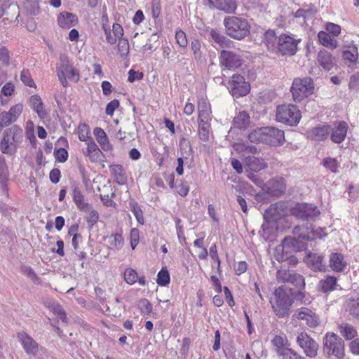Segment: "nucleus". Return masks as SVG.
<instances>
[{
    "instance_id": "nucleus-1",
    "label": "nucleus",
    "mask_w": 359,
    "mask_h": 359,
    "mask_svg": "<svg viewBox=\"0 0 359 359\" xmlns=\"http://www.w3.org/2000/svg\"><path fill=\"white\" fill-rule=\"evenodd\" d=\"M293 300L290 297L289 291L284 286L276 288L273 297L270 300L273 312L279 318L287 316Z\"/></svg>"
},
{
    "instance_id": "nucleus-2",
    "label": "nucleus",
    "mask_w": 359,
    "mask_h": 359,
    "mask_svg": "<svg viewBox=\"0 0 359 359\" xmlns=\"http://www.w3.org/2000/svg\"><path fill=\"white\" fill-rule=\"evenodd\" d=\"M224 25L225 33L234 39H243L250 33V26L244 18L236 16L225 17Z\"/></svg>"
},
{
    "instance_id": "nucleus-3",
    "label": "nucleus",
    "mask_w": 359,
    "mask_h": 359,
    "mask_svg": "<svg viewBox=\"0 0 359 359\" xmlns=\"http://www.w3.org/2000/svg\"><path fill=\"white\" fill-rule=\"evenodd\" d=\"M23 139V132L21 128L14 125L4 133L3 140L0 144V148L4 154H12L16 149Z\"/></svg>"
},
{
    "instance_id": "nucleus-4",
    "label": "nucleus",
    "mask_w": 359,
    "mask_h": 359,
    "mask_svg": "<svg viewBox=\"0 0 359 359\" xmlns=\"http://www.w3.org/2000/svg\"><path fill=\"white\" fill-rule=\"evenodd\" d=\"M276 120L278 122L289 125L297 126L302 118L301 111L293 104H283L277 107Z\"/></svg>"
},
{
    "instance_id": "nucleus-5",
    "label": "nucleus",
    "mask_w": 359,
    "mask_h": 359,
    "mask_svg": "<svg viewBox=\"0 0 359 359\" xmlns=\"http://www.w3.org/2000/svg\"><path fill=\"white\" fill-rule=\"evenodd\" d=\"M57 68L59 80L64 88L67 87V78L74 82L79 81V73L76 69L70 65L68 58L66 55L60 56V64Z\"/></svg>"
},
{
    "instance_id": "nucleus-6",
    "label": "nucleus",
    "mask_w": 359,
    "mask_h": 359,
    "mask_svg": "<svg viewBox=\"0 0 359 359\" xmlns=\"http://www.w3.org/2000/svg\"><path fill=\"white\" fill-rule=\"evenodd\" d=\"M301 39H294L292 36L283 34L278 36L277 53L282 55L292 56L296 54Z\"/></svg>"
},
{
    "instance_id": "nucleus-7",
    "label": "nucleus",
    "mask_w": 359,
    "mask_h": 359,
    "mask_svg": "<svg viewBox=\"0 0 359 359\" xmlns=\"http://www.w3.org/2000/svg\"><path fill=\"white\" fill-rule=\"evenodd\" d=\"M324 351L327 354H332L341 358L344 356V343L334 333H327L324 339Z\"/></svg>"
},
{
    "instance_id": "nucleus-8",
    "label": "nucleus",
    "mask_w": 359,
    "mask_h": 359,
    "mask_svg": "<svg viewBox=\"0 0 359 359\" xmlns=\"http://www.w3.org/2000/svg\"><path fill=\"white\" fill-rule=\"evenodd\" d=\"M291 214L299 219L313 220L319 215L320 210L313 204L301 203L291 209Z\"/></svg>"
},
{
    "instance_id": "nucleus-9",
    "label": "nucleus",
    "mask_w": 359,
    "mask_h": 359,
    "mask_svg": "<svg viewBox=\"0 0 359 359\" xmlns=\"http://www.w3.org/2000/svg\"><path fill=\"white\" fill-rule=\"evenodd\" d=\"M294 233L299 238L308 241L321 239L327 236L325 229L320 227L313 228L311 226L305 228L297 226L294 229Z\"/></svg>"
},
{
    "instance_id": "nucleus-10",
    "label": "nucleus",
    "mask_w": 359,
    "mask_h": 359,
    "mask_svg": "<svg viewBox=\"0 0 359 359\" xmlns=\"http://www.w3.org/2000/svg\"><path fill=\"white\" fill-rule=\"evenodd\" d=\"M297 342L307 356L313 358L317 355L318 345L307 333L300 332L297 337Z\"/></svg>"
},
{
    "instance_id": "nucleus-11",
    "label": "nucleus",
    "mask_w": 359,
    "mask_h": 359,
    "mask_svg": "<svg viewBox=\"0 0 359 359\" xmlns=\"http://www.w3.org/2000/svg\"><path fill=\"white\" fill-rule=\"evenodd\" d=\"M286 215L285 204L279 202L270 205L264 213V219L266 222L278 224Z\"/></svg>"
},
{
    "instance_id": "nucleus-12",
    "label": "nucleus",
    "mask_w": 359,
    "mask_h": 359,
    "mask_svg": "<svg viewBox=\"0 0 359 359\" xmlns=\"http://www.w3.org/2000/svg\"><path fill=\"white\" fill-rule=\"evenodd\" d=\"M220 65L229 69H236L243 63L241 57L230 50H222L219 57Z\"/></svg>"
},
{
    "instance_id": "nucleus-13",
    "label": "nucleus",
    "mask_w": 359,
    "mask_h": 359,
    "mask_svg": "<svg viewBox=\"0 0 359 359\" xmlns=\"http://www.w3.org/2000/svg\"><path fill=\"white\" fill-rule=\"evenodd\" d=\"M264 143L272 146H280L285 142L283 130L275 127H264Z\"/></svg>"
},
{
    "instance_id": "nucleus-14",
    "label": "nucleus",
    "mask_w": 359,
    "mask_h": 359,
    "mask_svg": "<svg viewBox=\"0 0 359 359\" xmlns=\"http://www.w3.org/2000/svg\"><path fill=\"white\" fill-rule=\"evenodd\" d=\"M294 316L299 320L304 321L309 327L314 328L319 325L318 316L309 308L302 307L294 313Z\"/></svg>"
},
{
    "instance_id": "nucleus-15",
    "label": "nucleus",
    "mask_w": 359,
    "mask_h": 359,
    "mask_svg": "<svg viewBox=\"0 0 359 359\" xmlns=\"http://www.w3.org/2000/svg\"><path fill=\"white\" fill-rule=\"evenodd\" d=\"M23 110L22 104H17L9 109L8 111H3L0 114V132L5 126L15 122Z\"/></svg>"
},
{
    "instance_id": "nucleus-16",
    "label": "nucleus",
    "mask_w": 359,
    "mask_h": 359,
    "mask_svg": "<svg viewBox=\"0 0 359 359\" xmlns=\"http://www.w3.org/2000/svg\"><path fill=\"white\" fill-rule=\"evenodd\" d=\"M272 344L274 346L278 355L283 357V359H288L294 351L290 348L287 338L285 335H277L272 339Z\"/></svg>"
},
{
    "instance_id": "nucleus-17",
    "label": "nucleus",
    "mask_w": 359,
    "mask_h": 359,
    "mask_svg": "<svg viewBox=\"0 0 359 359\" xmlns=\"http://www.w3.org/2000/svg\"><path fill=\"white\" fill-rule=\"evenodd\" d=\"M18 339L24 351L28 355H36L39 350V344L26 332H19Z\"/></svg>"
},
{
    "instance_id": "nucleus-18",
    "label": "nucleus",
    "mask_w": 359,
    "mask_h": 359,
    "mask_svg": "<svg viewBox=\"0 0 359 359\" xmlns=\"http://www.w3.org/2000/svg\"><path fill=\"white\" fill-rule=\"evenodd\" d=\"M348 125L344 121H339L334 123V127L331 128V140L334 143L342 142L347 133Z\"/></svg>"
},
{
    "instance_id": "nucleus-19",
    "label": "nucleus",
    "mask_w": 359,
    "mask_h": 359,
    "mask_svg": "<svg viewBox=\"0 0 359 359\" xmlns=\"http://www.w3.org/2000/svg\"><path fill=\"white\" fill-rule=\"evenodd\" d=\"M358 55V48L354 44L345 46L342 52V57L348 67H352L357 63Z\"/></svg>"
},
{
    "instance_id": "nucleus-20",
    "label": "nucleus",
    "mask_w": 359,
    "mask_h": 359,
    "mask_svg": "<svg viewBox=\"0 0 359 359\" xmlns=\"http://www.w3.org/2000/svg\"><path fill=\"white\" fill-rule=\"evenodd\" d=\"M86 146V149L83 151L84 156L88 157L91 162L101 161L103 154L95 142L90 140L87 142Z\"/></svg>"
},
{
    "instance_id": "nucleus-21",
    "label": "nucleus",
    "mask_w": 359,
    "mask_h": 359,
    "mask_svg": "<svg viewBox=\"0 0 359 359\" xmlns=\"http://www.w3.org/2000/svg\"><path fill=\"white\" fill-rule=\"evenodd\" d=\"M210 5L226 13H233L236 9V0H208Z\"/></svg>"
},
{
    "instance_id": "nucleus-22",
    "label": "nucleus",
    "mask_w": 359,
    "mask_h": 359,
    "mask_svg": "<svg viewBox=\"0 0 359 359\" xmlns=\"http://www.w3.org/2000/svg\"><path fill=\"white\" fill-rule=\"evenodd\" d=\"M331 128L328 125H323L313 128L308 131V136L315 141H322L326 139L330 133Z\"/></svg>"
},
{
    "instance_id": "nucleus-23",
    "label": "nucleus",
    "mask_w": 359,
    "mask_h": 359,
    "mask_svg": "<svg viewBox=\"0 0 359 359\" xmlns=\"http://www.w3.org/2000/svg\"><path fill=\"white\" fill-rule=\"evenodd\" d=\"M211 120L210 105L205 97H201L198 101V120L205 122Z\"/></svg>"
},
{
    "instance_id": "nucleus-24",
    "label": "nucleus",
    "mask_w": 359,
    "mask_h": 359,
    "mask_svg": "<svg viewBox=\"0 0 359 359\" xmlns=\"http://www.w3.org/2000/svg\"><path fill=\"white\" fill-rule=\"evenodd\" d=\"M57 22L58 25L62 28L69 29L70 27L77 25L78 18L74 14L64 12L59 15Z\"/></svg>"
},
{
    "instance_id": "nucleus-25",
    "label": "nucleus",
    "mask_w": 359,
    "mask_h": 359,
    "mask_svg": "<svg viewBox=\"0 0 359 359\" xmlns=\"http://www.w3.org/2000/svg\"><path fill=\"white\" fill-rule=\"evenodd\" d=\"M262 236L265 241H273L277 236L278 231V224H274L270 222H264L262 225Z\"/></svg>"
},
{
    "instance_id": "nucleus-26",
    "label": "nucleus",
    "mask_w": 359,
    "mask_h": 359,
    "mask_svg": "<svg viewBox=\"0 0 359 359\" xmlns=\"http://www.w3.org/2000/svg\"><path fill=\"white\" fill-rule=\"evenodd\" d=\"M231 90H250V83L241 74H233L229 82Z\"/></svg>"
},
{
    "instance_id": "nucleus-27",
    "label": "nucleus",
    "mask_w": 359,
    "mask_h": 359,
    "mask_svg": "<svg viewBox=\"0 0 359 359\" xmlns=\"http://www.w3.org/2000/svg\"><path fill=\"white\" fill-rule=\"evenodd\" d=\"M322 261L323 256L318 253H309L304 258V262L313 271H320L323 269Z\"/></svg>"
},
{
    "instance_id": "nucleus-28",
    "label": "nucleus",
    "mask_w": 359,
    "mask_h": 359,
    "mask_svg": "<svg viewBox=\"0 0 359 359\" xmlns=\"http://www.w3.org/2000/svg\"><path fill=\"white\" fill-rule=\"evenodd\" d=\"M318 61L325 69L330 70L335 65V58L327 51L320 50L318 55Z\"/></svg>"
},
{
    "instance_id": "nucleus-29",
    "label": "nucleus",
    "mask_w": 359,
    "mask_h": 359,
    "mask_svg": "<svg viewBox=\"0 0 359 359\" xmlns=\"http://www.w3.org/2000/svg\"><path fill=\"white\" fill-rule=\"evenodd\" d=\"M286 189L283 178H275L269 182V189L270 193L276 196H280Z\"/></svg>"
},
{
    "instance_id": "nucleus-30",
    "label": "nucleus",
    "mask_w": 359,
    "mask_h": 359,
    "mask_svg": "<svg viewBox=\"0 0 359 359\" xmlns=\"http://www.w3.org/2000/svg\"><path fill=\"white\" fill-rule=\"evenodd\" d=\"M93 134L97 142L100 144L104 151H109L111 149L109 139L103 129L97 127L94 129Z\"/></svg>"
},
{
    "instance_id": "nucleus-31",
    "label": "nucleus",
    "mask_w": 359,
    "mask_h": 359,
    "mask_svg": "<svg viewBox=\"0 0 359 359\" xmlns=\"http://www.w3.org/2000/svg\"><path fill=\"white\" fill-rule=\"evenodd\" d=\"M330 266L334 271H343L346 266V263L344 260V256L339 253H332L330 258Z\"/></svg>"
},
{
    "instance_id": "nucleus-32",
    "label": "nucleus",
    "mask_w": 359,
    "mask_h": 359,
    "mask_svg": "<svg viewBox=\"0 0 359 359\" xmlns=\"http://www.w3.org/2000/svg\"><path fill=\"white\" fill-rule=\"evenodd\" d=\"M314 88L313 80L311 78H296L293 81L290 90H313Z\"/></svg>"
},
{
    "instance_id": "nucleus-33",
    "label": "nucleus",
    "mask_w": 359,
    "mask_h": 359,
    "mask_svg": "<svg viewBox=\"0 0 359 359\" xmlns=\"http://www.w3.org/2000/svg\"><path fill=\"white\" fill-rule=\"evenodd\" d=\"M278 37L273 30H268L264 34V43L269 50L277 53Z\"/></svg>"
},
{
    "instance_id": "nucleus-34",
    "label": "nucleus",
    "mask_w": 359,
    "mask_h": 359,
    "mask_svg": "<svg viewBox=\"0 0 359 359\" xmlns=\"http://www.w3.org/2000/svg\"><path fill=\"white\" fill-rule=\"evenodd\" d=\"M109 170L118 184H123L126 183L127 177L122 165L118 164L111 165L109 167Z\"/></svg>"
},
{
    "instance_id": "nucleus-35",
    "label": "nucleus",
    "mask_w": 359,
    "mask_h": 359,
    "mask_svg": "<svg viewBox=\"0 0 359 359\" xmlns=\"http://www.w3.org/2000/svg\"><path fill=\"white\" fill-rule=\"evenodd\" d=\"M72 198L79 209L83 210L88 208V204L85 202L84 196L81 189L76 186L73 187Z\"/></svg>"
},
{
    "instance_id": "nucleus-36",
    "label": "nucleus",
    "mask_w": 359,
    "mask_h": 359,
    "mask_svg": "<svg viewBox=\"0 0 359 359\" xmlns=\"http://www.w3.org/2000/svg\"><path fill=\"white\" fill-rule=\"evenodd\" d=\"M210 36L214 41L222 48H230L233 44V42L230 39L221 34L217 30H211Z\"/></svg>"
},
{
    "instance_id": "nucleus-37",
    "label": "nucleus",
    "mask_w": 359,
    "mask_h": 359,
    "mask_svg": "<svg viewBox=\"0 0 359 359\" xmlns=\"http://www.w3.org/2000/svg\"><path fill=\"white\" fill-rule=\"evenodd\" d=\"M210 36L214 41L222 48H230L233 44V42L230 39L221 34L217 30H211Z\"/></svg>"
},
{
    "instance_id": "nucleus-38",
    "label": "nucleus",
    "mask_w": 359,
    "mask_h": 359,
    "mask_svg": "<svg viewBox=\"0 0 359 359\" xmlns=\"http://www.w3.org/2000/svg\"><path fill=\"white\" fill-rule=\"evenodd\" d=\"M210 36L214 41L222 48H230L233 44V42L230 39L221 34L217 30H211Z\"/></svg>"
},
{
    "instance_id": "nucleus-39",
    "label": "nucleus",
    "mask_w": 359,
    "mask_h": 359,
    "mask_svg": "<svg viewBox=\"0 0 359 359\" xmlns=\"http://www.w3.org/2000/svg\"><path fill=\"white\" fill-rule=\"evenodd\" d=\"M210 36L214 41L222 48H230L233 44V42L230 39L221 34L217 30H211Z\"/></svg>"
},
{
    "instance_id": "nucleus-40",
    "label": "nucleus",
    "mask_w": 359,
    "mask_h": 359,
    "mask_svg": "<svg viewBox=\"0 0 359 359\" xmlns=\"http://www.w3.org/2000/svg\"><path fill=\"white\" fill-rule=\"evenodd\" d=\"M318 37L320 43L324 46L330 47L332 49L338 46L337 41L325 32L320 31L318 34Z\"/></svg>"
},
{
    "instance_id": "nucleus-41",
    "label": "nucleus",
    "mask_w": 359,
    "mask_h": 359,
    "mask_svg": "<svg viewBox=\"0 0 359 359\" xmlns=\"http://www.w3.org/2000/svg\"><path fill=\"white\" fill-rule=\"evenodd\" d=\"M233 126L240 129H245L250 124V116L245 111L239 112L233 119Z\"/></svg>"
},
{
    "instance_id": "nucleus-42",
    "label": "nucleus",
    "mask_w": 359,
    "mask_h": 359,
    "mask_svg": "<svg viewBox=\"0 0 359 359\" xmlns=\"http://www.w3.org/2000/svg\"><path fill=\"white\" fill-rule=\"evenodd\" d=\"M245 163L248 168L254 172H258L264 169L266 166L262 159L255 156L247 158Z\"/></svg>"
},
{
    "instance_id": "nucleus-43",
    "label": "nucleus",
    "mask_w": 359,
    "mask_h": 359,
    "mask_svg": "<svg viewBox=\"0 0 359 359\" xmlns=\"http://www.w3.org/2000/svg\"><path fill=\"white\" fill-rule=\"evenodd\" d=\"M30 106L36 112L38 116L43 118L46 113L43 109V103L41 99L38 95H34L30 98Z\"/></svg>"
},
{
    "instance_id": "nucleus-44",
    "label": "nucleus",
    "mask_w": 359,
    "mask_h": 359,
    "mask_svg": "<svg viewBox=\"0 0 359 359\" xmlns=\"http://www.w3.org/2000/svg\"><path fill=\"white\" fill-rule=\"evenodd\" d=\"M210 121H198V135L203 142H208L210 138Z\"/></svg>"
},
{
    "instance_id": "nucleus-45",
    "label": "nucleus",
    "mask_w": 359,
    "mask_h": 359,
    "mask_svg": "<svg viewBox=\"0 0 359 359\" xmlns=\"http://www.w3.org/2000/svg\"><path fill=\"white\" fill-rule=\"evenodd\" d=\"M46 306L64 323H67L66 314L62 306L56 302H48Z\"/></svg>"
},
{
    "instance_id": "nucleus-46",
    "label": "nucleus",
    "mask_w": 359,
    "mask_h": 359,
    "mask_svg": "<svg viewBox=\"0 0 359 359\" xmlns=\"http://www.w3.org/2000/svg\"><path fill=\"white\" fill-rule=\"evenodd\" d=\"M336 285L337 279L334 276H327L325 279L320 282V288L324 292L334 290Z\"/></svg>"
},
{
    "instance_id": "nucleus-47",
    "label": "nucleus",
    "mask_w": 359,
    "mask_h": 359,
    "mask_svg": "<svg viewBox=\"0 0 359 359\" xmlns=\"http://www.w3.org/2000/svg\"><path fill=\"white\" fill-rule=\"evenodd\" d=\"M265 130L264 128H257L254 130H252L249 135H248V139L251 142L254 143H259L263 142L264 143V135H265Z\"/></svg>"
},
{
    "instance_id": "nucleus-48",
    "label": "nucleus",
    "mask_w": 359,
    "mask_h": 359,
    "mask_svg": "<svg viewBox=\"0 0 359 359\" xmlns=\"http://www.w3.org/2000/svg\"><path fill=\"white\" fill-rule=\"evenodd\" d=\"M180 148L182 158H188L192 154V148L189 140L182 137L180 140Z\"/></svg>"
},
{
    "instance_id": "nucleus-49",
    "label": "nucleus",
    "mask_w": 359,
    "mask_h": 359,
    "mask_svg": "<svg viewBox=\"0 0 359 359\" xmlns=\"http://www.w3.org/2000/svg\"><path fill=\"white\" fill-rule=\"evenodd\" d=\"M341 334L346 339H351L355 337L357 332L353 327L348 324H342L339 326Z\"/></svg>"
},
{
    "instance_id": "nucleus-50",
    "label": "nucleus",
    "mask_w": 359,
    "mask_h": 359,
    "mask_svg": "<svg viewBox=\"0 0 359 359\" xmlns=\"http://www.w3.org/2000/svg\"><path fill=\"white\" fill-rule=\"evenodd\" d=\"M109 243L113 249L120 250L123 246V238L121 234L115 233L109 237Z\"/></svg>"
},
{
    "instance_id": "nucleus-51",
    "label": "nucleus",
    "mask_w": 359,
    "mask_h": 359,
    "mask_svg": "<svg viewBox=\"0 0 359 359\" xmlns=\"http://www.w3.org/2000/svg\"><path fill=\"white\" fill-rule=\"evenodd\" d=\"M130 207L131 211L134 214L138 223L143 224L144 222V217H143V212H142L140 207L137 204V203H136L134 201H131L130 202Z\"/></svg>"
},
{
    "instance_id": "nucleus-52",
    "label": "nucleus",
    "mask_w": 359,
    "mask_h": 359,
    "mask_svg": "<svg viewBox=\"0 0 359 359\" xmlns=\"http://www.w3.org/2000/svg\"><path fill=\"white\" fill-rule=\"evenodd\" d=\"M316 13V10L313 8H301L294 13V16L297 18H312Z\"/></svg>"
},
{
    "instance_id": "nucleus-53",
    "label": "nucleus",
    "mask_w": 359,
    "mask_h": 359,
    "mask_svg": "<svg viewBox=\"0 0 359 359\" xmlns=\"http://www.w3.org/2000/svg\"><path fill=\"white\" fill-rule=\"evenodd\" d=\"M130 46L127 39H120L118 43V51L122 57H126L129 53Z\"/></svg>"
},
{
    "instance_id": "nucleus-54",
    "label": "nucleus",
    "mask_w": 359,
    "mask_h": 359,
    "mask_svg": "<svg viewBox=\"0 0 359 359\" xmlns=\"http://www.w3.org/2000/svg\"><path fill=\"white\" fill-rule=\"evenodd\" d=\"M170 280L168 270L162 269L157 275V283L161 286H165L170 283Z\"/></svg>"
},
{
    "instance_id": "nucleus-55",
    "label": "nucleus",
    "mask_w": 359,
    "mask_h": 359,
    "mask_svg": "<svg viewBox=\"0 0 359 359\" xmlns=\"http://www.w3.org/2000/svg\"><path fill=\"white\" fill-rule=\"evenodd\" d=\"M124 280L130 285H133L136 283L137 280V273L136 271L131 268L126 269L124 272Z\"/></svg>"
},
{
    "instance_id": "nucleus-56",
    "label": "nucleus",
    "mask_w": 359,
    "mask_h": 359,
    "mask_svg": "<svg viewBox=\"0 0 359 359\" xmlns=\"http://www.w3.org/2000/svg\"><path fill=\"white\" fill-rule=\"evenodd\" d=\"M234 149L238 152L248 151L249 153H256L257 148L253 146H248L245 143L236 142L233 145Z\"/></svg>"
},
{
    "instance_id": "nucleus-57",
    "label": "nucleus",
    "mask_w": 359,
    "mask_h": 359,
    "mask_svg": "<svg viewBox=\"0 0 359 359\" xmlns=\"http://www.w3.org/2000/svg\"><path fill=\"white\" fill-rule=\"evenodd\" d=\"M11 56L8 50L4 46H0V62L4 66H8Z\"/></svg>"
},
{
    "instance_id": "nucleus-58",
    "label": "nucleus",
    "mask_w": 359,
    "mask_h": 359,
    "mask_svg": "<svg viewBox=\"0 0 359 359\" xmlns=\"http://www.w3.org/2000/svg\"><path fill=\"white\" fill-rule=\"evenodd\" d=\"M20 79H21L22 81L26 86H29L30 88H36V86H35V83H34L33 79H32L31 75H30L29 72H28V70L23 69L21 72Z\"/></svg>"
},
{
    "instance_id": "nucleus-59",
    "label": "nucleus",
    "mask_w": 359,
    "mask_h": 359,
    "mask_svg": "<svg viewBox=\"0 0 359 359\" xmlns=\"http://www.w3.org/2000/svg\"><path fill=\"white\" fill-rule=\"evenodd\" d=\"M175 39L179 46L182 48H186L188 41L186 34L182 30H177L175 33Z\"/></svg>"
},
{
    "instance_id": "nucleus-60",
    "label": "nucleus",
    "mask_w": 359,
    "mask_h": 359,
    "mask_svg": "<svg viewBox=\"0 0 359 359\" xmlns=\"http://www.w3.org/2000/svg\"><path fill=\"white\" fill-rule=\"evenodd\" d=\"M323 165L325 168H327L333 172H337V168L339 166L337 161L333 158H325L323 161Z\"/></svg>"
},
{
    "instance_id": "nucleus-61",
    "label": "nucleus",
    "mask_w": 359,
    "mask_h": 359,
    "mask_svg": "<svg viewBox=\"0 0 359 359\" xmlns=\"http://www.w3.org/2000/svg\"><path fill=\"white\" fill-rule=\"evenodd\" d=\"M140 231L137 229L133 228L130 231V241L133 250H134L139 243Z\"/></svg>"
},
{
    "instance_id": "nucleus-62",
    "label": "nucleus",
    "mask_w": 359,
    "mask_h": 359,
    "mask_svg": "<svg viewBox=\"0 0 359 359\" xmlns=\"http://www.w3.org/2000/svg\"><path fill=\"white\" fill-rule=\"evenodd\" d=\"M79 139L81 141L86 142L89 138V129L85 124L80 125L78 128Z\"/></svg>"
},
{
    "instance_id": "nucleus-63",
    "label": "nucleus",
    "mask_w": 359,
    "mask_h": 359,
    "mask_svg": "<svg viewBox=\"0 0 359 359\" xmlns=\"http://www.w3.org/2000/svg\"><path fill=\"white\" fill-rule=\"evenodd\" d=\"M294 102H302L306 97L311 95L312 91H292Z\"/></svg>"
},
{
    "instance_id": "nucleus-64",
    "label": "nucleus",
    "mask_w": 359,
    "mask_h": 359,
    "mask_svg": "<svg viewBox=\"0 0 359 359\" xmlns=\"http://www.w3.org/2000/svg\"><path fill=\"white\" fill-rule=\"evenodd\" d=\"M138 306L142 313L149 314L152 311L151 304L147 299H141L138 304Z\"/></svg>"
}]
</instances>
